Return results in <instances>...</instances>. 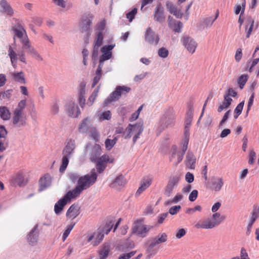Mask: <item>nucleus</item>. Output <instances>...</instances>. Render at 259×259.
I'll list each match as a JSON object with an SVG mask.
<instances>
[{
    "label": "nucleus",
    "mask_w": 259,
    "mask_h": 259,
    "mask_svg": "<svg viewBox=\"0 0 259 259\" xmlns=\"http://www.w3.org/2000/svg\"><path fill=\"white\" fill-rule=\"evenodd\" d=\"M114 47L115 45H108L101 48V52L102 55L100 57L99 65L103 66L104 61L111 58L112 54L111 51Z\"/></svg>",
    "instance_id": "obj_16"
},
{
    "label": "nucleus",
    "mask_w": 259,
    "mask_h": 259,
    "mask_svg": "<svg viewBox=\"0 0 259 259\" xmlns=\"http://www.w3.org/2000/svg\"><path fill=\"white\" fill-rule=\"evenodd\" d=\"M106 25V22L105 19L102 20L96 27V32H101L102 34H103L105 27Z\"/></svg>",
    "instance_id": "obj_49"
},
{
    "label": "nucleus",
    "mask_w": 259,
    "mask_h": 259,
    "mask_svg": "<svg viewBox=\"0 0 259 259\" xmlns=\"http://www.w3.org/2000/svg\"><path fill=\"white\" fill-rule=\"evenodd\" d=\"M131 90V88L126 86H117L115 91L112 92L110 96L105 100L104 103V106H107L112 102L117 101L121 96L126 95Z\"/></svg>",
    "instance_id": "obj_5"
},
{
    "label": "nucleus",
    "mask_w": 259,
    "mask_h": 259,
    "mask_svg": "<svg viewBox=\"0 0 259 259\" xmlns=\"http://www.w3.org/2000/svg\"><path fill=\"white\" fill-rule=\"evenodd\" d=\"M135 253L136 251H132L129 253L122 254L118 257V259H130L132 256H134Z\"/></svg>",
    "instance_id": "obj_63"
},
{
    "label": "nucleus",
    "mask_w": 259,
    "mask_h": 259,
    "mask_svg": "<svg viewBox=\"0 0 259 259\" xmlns=\"http://www.w3.org/2000/svg\"><path fill=\"white\" fill-rule=\"evenodd\" d=\"M224 185V180L222 177L213 176L210 177L207 181V187L212 191L219 192Z\"/></svg>",
    "instance_id": "obj_8"
},
{
    "label": "nucleus",
    "mask_w": 259,
    "mask_h": 259,
    "mask_svg": "<svg viewBox=\"0 0 259 259\" xmlns=\"http://www.w3.org/2000/svg\"><path fill=\"white\" fill-rule=\"evenodd\" d=\"M12 75L15 81L21 83H25L24 74L22 71L12 73Z\"/></svg>",
    "instance_id": "obj_39"
},
{
    "label": "nucleus",
    "mask_w": 259,
    "mask_h": 259,
    "mask_svg": "<svg viewBox=\"0 0 259 259\" xmlns=\"http://www.w3.org/2000/svg\"><path fill=\"white\" fill-rule=\"evenodd\" d=\"M70 158V157L63 155L62 158V163L59 168V171L60 172H63L65 170L69 163V160Z\"/></svg>",
    "instance_id": "obj_45"
},
{
    "label": "nucleus",
    "mask_w": 259,
    "mask_h": 259,
    "mask_svg": "<svg viewBox=\"0 0 259 259\" xmlns=\"http://www.w3.org/2000/svg\"><path fill=\"white\" fill-rule=\"evenodd\" d=\"M79 213V207L77 205L73 204L70 206L67 211L66 216L67 217L73 220L76 218Z\"/></svg>",
    "instance_id": "obj_29"
},
{
    "label": "nucleus",
    "mask_w": 259,
    "mask_h": 259,
    "mask_svg": "<svg viewBox=\"0 0 259 259\" xmlns=\"http://www.w3.org/2000/svg\"><path fill=\"white\" fill-rule=\"evenodd\" d=\"M166 7L169 12L173 14L177 10V9L169 2L167 1L166 3Z\"/></svg>",
    "instance_id": "obj_57"
},
{
    "label": "nucleus",
    "mask_w": 259,
    "mask_h": 259,
    "mask_svg": "<svg viewBox=\"0 0 259 259\" xmlns=\"http://www.w3.org/2000/svg\"><path fill=\"white\" fill-rule=\"evenodd\" d=\"M94 17V15L91 13H85L82 16L79 24L82 31H89Z\"/></svg>",
    "instance_id": "obj_17"
},
{
    "label": "nucleus",
    "mask_w": 259,
    "mask_h": 259,
    "mask_svg": "<svg viewBox=\"0 0 259 259\" xmlns=\"http://www.w3.org/2000/svg\"><path fill=\"white\" fill-rule=\"evenodd\" d=\"M90 135L95 142H97L99 139V135L97 130L95 127H92L89 130Z\"/></svg>",
    "instance_id": "obj_47"
},
{
    "label": "nucleus",
    "mask_w": 259,
    "mask_h": 259,
    "mask_svg": "<svg viewBox=\"0 0 259 259\" xmlns=\"http://www.w3.org/2000/svg\"><path fill=\"white\" fill-rule=\"evenodd\" d=\"M255 158H256L255 152L253 150L250 151L249 152V154L248 163L249 164H253Z\"/></svg>",
    "instance_id": "obj_58"
},
{
    "label": "nucleus",
    "mask_w": 259,
    "mask_h": 259,
    "mask_svg": "<svg viewBox=\"0 0 259 259\" xmlns=\"http://www.w3.org/2000/svg\"><path fill=\"white\" fill-rule=\"evenodd\" d=\"M11 113L9 108L6 106L0 107V117L4 120H8L11 118Z\"/></svg>",
    "instance_id": "obj_38"
},
{
    "label": "nucleus",
    "mask_w": 259,
    "mask_h": 259,
    "mask_svg": "<svg viewBox=\"0 0 259 259\" xmlns=\"http://www.w3.org/2000/svg\"><path fill=\"white\" fill-rule=\"evenodd\" d=\"M91 123V120L89 117H87L82 120L80 123L78 130L80 133H86L90 128V125Z\"/></svg>",
    "instance_id": "obj_36"
},
{
    "label": "nucleus",
    "mask_w": 259,
    "mask_h": 259,
    "mask_svg": "<svg viewBox=\"0 0 259 259\" xmlns=\"http://www.w3.org/2000/svg\"><path fill=\"white\" fill-rule=\"evenodd\" d=\"M239 259H250L246 250L244 247L240 249Z\"/></svg>",
    "instance_id": "obj_56"
},
{
    "label": "nucleus",
    "mask_w": 259,
    "mask_h": 259,
    "mask_svg": "<svg viewBox=\"0 0 259 259\" xmlns=\"http://www.w3.org/2000/svg\"><path fill=\"white\" fill-rule=\"evenodd\" d=\"M137 13V9L135 8L131 12L127 13L126 15V18L128 19L130 22H132L135 18Z\"/></svg>",
    "instance_id": "obj_53"
},
{
    "label": "nucleus",
    "mask_w": 259,
    "mask_h": 259,
    "mask_svg": "<svg viewBox=\"0 0 259 259\" xmlns=\"http://www.w3.org/2000/svg\"><path fill=\"white\" fill-rule=\"evenodd\" d=\"M152 181V178L151 177L144 178L141 182L140 187L136 192V195H140L143 191L146 190L151 185Z\"/></svg>",
    "instance_id": "obj_28"
},
{
    "label": "nucleus",
    "mask_w": 259,
    "mask_h": 259,
    "mask_svg": "<svg viewBox=\"0 0 259 259\" xmlns=\"http://www.w3.org/2000/svg\"><path fill=\"white\" fill-rule=\"evenodd\" d=\"M117 141V138L116 137H115L112 140H111L109 139H107L105 142V145L106 148L108 150H111L113 147V146L115 145Z\"/></svg>",
    "instance_id": "obj_46"
},
{
    "label": "nucleus",
    "mask_w": 259,
    "mask_h": 259,
    "mask_svg": "<svg viewBox=\"0 0 259 259\" xmlns=\"http://www.w3.org/2000/svg\"><path fill=\"white\" fill-rule=\"evenodd\" d=\"M154 20L156 22L163 23L165 20L164 8L160 4L156 5L153 12Z\"/></svg>",
    "instance_id": "obj_19"
},
{
    "label": "nucleus",
    "mask_w": 259,
    "mask_h": 259,
    "mask_svg": "<svg viewBox=\"0 0 259 259\" xmlns=\"http://www.w3.org/2000/svg\"><path fill=\"white\" fill-rule=\"evenodd\" d=\"M52 183V178L51 176L48 174H45L41 177L39 181V191L41 192L45 189L49 187Z\"/></svg>",
    "instance_id": "obj_25"
},
{
    "label": "nucleus",
    "mask_w": 259,
    "mask_h": 259,
    "mask_svg": "<svg viewBox=\"0 0 259 259\" xmlns=\"http://www.w3.org/2000/svg\"><path fill=\"white\" fill-rule=\"evenodd\" d=\"M96 36L94 40L93 50L92 52V57L94 61L96 60L98 56V51L99 48L103 43V34L101 32H96Z\"/></svg>",
    "instance_id": "obj_18"
},
{
    "label": "nucleus",
    "mask_w": 259,
    "mask_h": 259,
    "mask_svg": "<svg viewBox=\"0 0 259 259\" xmlns=\"http://www.w3.org/2000/svg\"><path fill=\"white\" fill-rule=\"evenodd\" d=\"M126 181L122 175L117 176L110 184V187L116 190H121L126 184Z\"/></svg>",
    "instance_id": "obj_22"
},
{
    "label": "nucleus",
    "mask_w": 259,
    "mask_h": 259,
    "mask_svg": "<svg viewBox=\"0 0 259 259\" xmlns=\"http://www.w3.org/2000/svg\"><path fill=\"white\" fill-rule=\"evenodd\" d=\"M242 56V49L241 48H238L237 49L235 55V59L236 62H239Z\"/></svg>",
    "instance_id": "obj_62"
},
{
    "label": "nucleus",
    "mask_w": 259,
    "mask_h": 259,
    "mask_svg": "<svg viewBox=\"0 0 259 259\" xmlns=\"http://www.w3.org/2000/svg\"><path fill=\"white\" fill-rule=\"evenodd\" d=\"M26 106V100H22L13 110L11 121L14 127H21L26 125V114L24 112Z\"/></svg>",
    "instance_id": "obj_3"
},
{
    "label": "nucleus",
    "mask_w": 259,
    "mask_h": 259,
    "mask_svg": "<svg viewBox=\"0 0 259 259\" xmlns=\"http://www.w3.org/2000/svg\"><path fill=\"white\" fill-rule=\"evenodd\" d=\"M143 130L144 124L142 121L138 122L134 124H129L124 130L122 137L127 139L133 136V142L135 143L140 138Z\"/></svg>",
    "instance_id": "obj_4"
},
{
    "label": "nucleus",
    "mask_w": 259,
    "mask_h": 259,
    "mask_svg": "<svg viewBox=\"0 0 259 259\" xmlns=\"http://www.w3.org/2000/svg\"><path fill=\"white\" fill-rule=\"evenodd\" d=\"M259 218V205L254 204L253 206L252 211L251 213L250 220L252 222H255V220Z\"/></svg>",
    "instance_id": "obj_41"
},
{
    "label": "nucleus",
    "mask_w": 259,
    "mask_h": 259,
    "mask_svg": "<svg viewBox=\"0 0 259 259\" xmlns=\"http://www.w3.org/2000/svg\"><path fill=\"white\" fill-rule=\"evenodd\" d=\"M102 66L98 65L96 71V76L94 77L92 87L94 88L99 81L102 76Z\"/></svg>",
    "instance_id": "obj_40"
},
{
    "label": "nucleus",
    "mask_w": 259,
    "mask_h": 259,
    "mask_svg": "<svg viewBox=\"0 0 259 259\" xmlns=\"http://www.w3.org/2000/svg\"><path fill=\"white\" fill-rule=\"evenodd\" d=\"M24 42V47H23L24 49L27 50V53L30 54L33 58L38 61H42L43 59L39 53L32 47L30 42V41H28L26 39Z\"/></svg>",
    "instance_id": "obj_21"
},
{
    "label": "nucleus",
    "mask_w": 259,
    "mask_h": 259,
    "mask_svg": "<svg viewBox=\"0 0 259 259\" xmlns=\"http://www.w3.org/2000/svg\"><path fill=\"white\" fill-rule=\"evenodd\" d=\"M113 225L114 222L112 221H111L108 223H107L103 229L104 233H105L106 234H108L111 231V229L113 228Z\"/></svg>",
    "instance_id": "obj_55"
},
{
    "label": "nucleus",
    "mask_w": 259,
    "mask_h": 259,
    "mask_svg": "<svg viewBox=\"0 0 259 259\" xmlns=\"http://www.w3.org/2000/svg\"><path fill=\"white\" fill-rule=\"evenodd\" d=\"M180 180V176L178 175L171 176L164 189V194L169 197L172 193L174 188L177 187Z\"/></svg>",
    "instance_id": "obj_14"
},
{
    "label": "nucleus",
    "mask_w": 259,
    "mask_h": 259,
    "mask_svg": "<svg viewBox=\"0 0 259 259\" xmlns=\"http://www.w3.org/2000/svg\"><path fill=\"white\" fill-rule=\"evenodd\" d=\"M150 229V227L143 224L142 220H137L133 224L132 233H136L141 237H144Z\"/></svg>",
    "instance_id": "obj_13"
},
{
    "label": "nucleus",
    "mask_w": 259,
    "mask_h": 259,
    "mask_svg": "<svg viewBox=\"0 0 259 259\" xmlns=\"http://www.w3.org/2000/svg\"><path fill=\"white\" fill-rule=\"evenodd\" d=\"M8 56L10 57L12 66L16 68L17 66L16 62L18 59L24 63H26L25 56L23 51L17 54L10 46L8 50Z\"/></svg>",
    "instance_id": "obj_15"
},
{
    "label": "nucleus",
    "mask_w": 259,
    "mask_h": 259,
    "mask_svg": "<svg viewBox=\"0 0 259 259\" xmlns=\"http://www.w3.org/2000/svg\"><path fill=\"white\" fill-rule=\"evenodd\" d=\"M95 235V240L92 242V244L93 246H97L100 244L102 241L104 237V234L102 232H94Z\"/></svg>",
    "instance_id": "obj_43"
},
{
    "label": "nucleus",
    "mask_w": 259,
    "mask_h": 259,
    "mask_svg": "<svg viewBox=\"0 0 259 259\" xmlns=\"http://www.w3.org/2000/svg\"><path fill=\"white\" fill-rule=\"evenodd\" d=\"M180 205H175L170 207L169 209V213L171 215H175L181 209Z\"/></svg>",
    "instance_id": "obj_60"
},
{
    "label": "nucleus",
    "mask_w": 259,
    "mask_h": 259,
    "mask_svg": "<svg viewBox=\"0 0 259 259\" xmlns=\"http://www.w3.org/2000/svg\"><path fill=\"white\" fill-rule=\"evenodd\" d=\"M168 50L164 47L160 48L158 51V56L162 58H166L168 55Z\"/></svg>",
    "instance_id": "obj_51"
},
{
    "label": "nucleus",
    "mask_w": 259,
    "mask_h": 259,
    "mask_svg": "<svg viewBox=\"0 0 259 259\" xmlns=\"http://www.w3.org/2000/svg\"><path fill=\"white\" fill-rule=\"evenodd\" d=\"M198 196V191L196 190H193L189 195V199L190 201H194Z\"/></svg>",
    "instance_id": "obj_64"
},
{
    "label": "nucleus",
    "mask_w": 259,
    "mask_h": 259,
    "mask_svg": "<svg viewBox=\"0 0 259 259\" xmlns=\"http://www.w3.org/2000/svg\"><path fill=\"white\" fill-rule=\"evenodd\" d=\"M68 177L72 182H75L76 181H78L80 177L76 172H70L68 174Z\"/></svg>",
    "instance_id": "obj_59"
},
{
    "label": "nucleus",
    "mask_w": 259,
    "mask_h": 259,
    "mask_svg": "<svg viewBox=\"0 0 259 259\" xmlns=\"http://www.w3.org/2000/svg\"><path fill=\"white\" fill-rule=\"evenodd\" d=\"M189 141V137H184L182 141L183 146L182 150L180 151H178L176 147L172 148V152L169 156V159L170 160H174V159L175 157V155H177V159L175 160V163L176 164H179L183 160L184 155L185 154L188 148Z\"/></svg>",
    "instance_id": "obj_7"
},
{
    "label": "nucleus",
    "mask_w": 259,
    "mask_h": 259,
    "mask_svg": "<svg viewBox=\"0 0 259 259\" xmlns=\"http://www.w3.org/2000/svg\"><path fill=\"white\" fill-rule=\"evenodd\" d=\"M247 79L248 76L247 75H242L240 76L238 80V83L241 89H243Z\"/></svg>",
    "instance_id": "obj_52"
},
{
    "label": "nucleus",
    "mask_w": 259,
    "mask_h": 259,
    "mask_svg": "<svg viewBox=\"0 0 259 259\" xmlns=\"http://www.w3.org/2000/svg\"><path fill=\"white\" fill-rule=\"evenodd\" d=\"M53 3L56 6L62 8L66 7V2L64 0H52Z\"/></svg>",
    "instance_id": "obj_61"
},
{
    "label": "nucleus",
    "mask_w": 259,
    "mask_h": 259,
    "mask_svg": "<svg viewBox=\"0 0 259 259\" xmlns=\"http://www.w3.org/2000/svg\"><path fill=\"white\" fill-rule=\"evenodd\" d=\"M75 148V145L74 141L72 140H69L62 151L63 155L71 157Z\"/></svg>",
    "instance_id": "obj_27"
},
{
    "label": "nucleus",
    "mask_w": 259,
    "mask_h": 259,
    "mask_svg": "<svg viewBox=\"0 0 259 259\" xmlns=\"http://www.w3.org/2000/svg\"><path fill=\"white\" fill-rule=\"evenodd\" d=\"M75 198L68 191L63 198L58 200L54 206V211L57 215L60 214L67 203L72 199Z\"/></svg>",
    "instance_id": "obj_12"
},
{
    "label": "nucleus",
    "mask_w": 259,
    "mask_h": 259,
    "mask_svg": "<svg viewBox=\"0 0 259 259\" xmlns=\"http://www.w3.org/2000/svg\"><path fill=\"white\" fill-rule=\"evenodd\" d=\"M221 221L213 220L210 218L201 220L194 224V226L198 229H211L218 226Z\"/></svg>",
    "instance_id": "obj_9"
},
{
    "label": "nucleus",
    "mask_w": 259,
    "mask_h": 259,
    "mask_svg": "<svg viewBox=\"0 0 259 259\" xmlns=\"http://www.w3.org/2000/svg\"><path fill=\"white\" fill-rule=\"evenodd\" d=\"M245 32L246 37L249 38L252 31L254 26V20L251 18H248L246 21Z\"/></svg>",
    "instance_id": "obj_37"
},
{
    "label": "nucleus",
    "mask_w": 259,
    "mask_h": 259,
    "mask_svg": "<svg viewBox=\"0 0 259 259\" xmlns=\"http://www.w3.org/2000/svg\"><path fill=\"white\" fill-rule=\"evenodd\" d=\"M67 110L69 116L72 117H76L80 114L79 109L74 102L70 101L68 103Z\"/></svg>",
    "instance_id": "obj_23"
},
{
    "label": "nucleus",
    "mask_w": 259,
    "mask_h": 259,
    "mask_svg": "<svg viewBox=\"0 0 259 259\" xmlns=\"http://www.w3.org/2000/svg\"><path fill=\"white\" fill-rule=\"evenodd\" d=\"M167 240V235L165 233L159 234L151 240V243L156 246L160 243H164Z\"/></svg>",
    "instance_id": "obj_31"
},
{
    "label": "nucleus",
    "mask_w": 259,
    "mask_h": 259,
    "mask_svg": "<svg viewBox=\"0 0 259 259\" xmlns=\"http://www.w3.org/2000/svg\"><path fill=\"white\" fill-rule=\"evenodd\" d=\"M13 30L15 33L14 37L16 36L20 39L23 45V47H24V42H25L26 39H27L28 41H29L24 25H22L20 21H17L16 24L13 27Z\"/></svg>",
    "instance_id": "obj_11"
},
{
    "label": "nucleus",
    "mask_w": 259,
    "mask_h": 259,
    "mask_svg": "<svg viewBox=\"0 0 259 259\" xmlns=\"http://www.w3.org/2000/svg\"><path fill=\"white\" fill-rule=\"evenodd\" d=\"M37 228L38 225H36L28 235L27 240L31 245L35 244L37 241L38 237V233L37 232Z\"/></svg>",
    "instance_id": "obj_30"
},
{
    "label": "nucleus",
    "mask_w": 259,
    "mask_h": 259,
    "mask_svg": "<svg viewBox=\"0 0 259 259\" xmlns=\"http://www.w3.org/2000/svg\"><path fill=\"white\" fill-rule=\"evenodd\" d=\"M175 122V117L172 108L168 109L159 120V128L163 130L167 127L172 126Z\"/></svg>",
    "instance_id": "obj_6"
},
{
    "label": "nucleus",
    "mask_w": 259,
    "mask_h": 259,
    "mask_svg": "<svg viewBox=\"0 0 259 259\" xmlns=\"http://www.w3.org/2000/svg\"><path fill=\"white\" fill-rule=\"evenodd\" d=\"M74 225H75V224H70L66 227V229L64 231L63 235H62V239H63V241H64L66 240V239L67 238V237L68 236L70 232L73 228Z\"/></svg>",
    "instance_id": "obj_48"
},
{
    "label": "nucleus",
    "mask_w": 259,
    "mask_h": 259,
    "mask_svg": "<svg viewBox=\"0 0 259 259\" xmlns=\"http://www.w3.org/2000/svg\"><path fill=\"white\" fill-rule=\"evenodd\" d=\"M111 117V112L109 110L105 111L99 115V120L103 121L104 120H109Z\"/></svg>",
    "instance_id": "obj_50"
},
{
    "label": "nucleus",
    "mask_w": 259,
    "mask_h": 259,
    "mask_svg": "<svg viewBox=\"0 0 259 259\" xmlns=\"http://www.w3.org/2000/svg\"><path fill=\"white\" fill-rule=\"evenodd\" d=\"M196 158L193 153L188 151L186 157V165L191 169L195 168V164L196 162Z\"/></svg>",
    "instance_id": "obj_35"
},
{
    "label": "nucleus",
    "mask_w": 259,
    "mask_h": 259,
    "mask_svg": "<svg viewBox=\"0 0 259 259\" xmlns=\"http://www.w3.org/2000/svg\"><path fill=\"white\" fill-rule=\"evenodd\" d=\"M110 251V245L108 243L103 244L98 251L99 259H106L109 254Z\"/></svg>",
    "instance_id": "obj_32"
},
{
    "label": "nucleus",
    "mask_w": 259,
    "mask_h": 259,
    "mask_svg": "<svg viewBox=\"0 0 259 259\" xmlns=\"http://www.w3.org/2000/svg\"><path fill=\"white\" fill-rule=\"evenodd\" d=\"M218 16L219 11L218 10L214 17H208L203 18L201 21L203 27L206 28H210L212 25L215 20L218 18Z\"/></svg>",
    "instance_id": "obj_33"
},
{
    "label": "nucleus",
    "mask_w": 259,
    "mask_h": 259,
    "mask_svg": "<svg viewBox=\"0 0 259 259\" xmlns=\"http://www.w3.org/2000/svg\"><path fill=\"white\" fill-rule=\"evenodd\" d=\"M252 59H249L246 63V70L250 73L257 70L259 65V47H257L252 55Z\"/></svg>",
    "instance_id": "obj_10"
},
{
    "label": "nucleus",
    "mask_w": 259,
    "mask_h": 259,
    "mask_svg": "<svg viewBox=\"0 0 259 259\" xmlns=\"http://www.w3.org/2000/svg\"><path fill=\"white\" fill-rule=\"evenodd\" d=\"M99 88L100 85L98 86L97 88L94 90V91L93 92L92 94L88 99V100L87 103L88 106H91L94 103L95 99L98 96Z\"/></svg>",
    "instance_id": "obj_42"
},
{
    "label": "nucleus",
    "mask_w": 259,
    "mask_h": 259,
    "mask_svg": "<svg viewBox=\"0 0 259 259\" xmlns=\"http://www.w3.org/2000/svg\"><path fill=\"white\" fill-rule=\"evenodd\" d=\"M27 183L26 180L24 178L23 174L22 172H18L14 175L12 179V183L13 185L23 186L26 185Z\"/></svg>",
    "instance_id": "obj_26"
},
{
    "label": "nucleus",
    "mask_w": 259,
    "mask_h": 259,
    "mask_svg": "<svg viewBox=\"0 0 259 259\" xmlns=\"http://www.w3.org/2000/svg\"><path fill=\"white\" fill-rule=\"evenodd\" d=\"M59 111V106L58 102L56 101L53 104L51 108V112L52 114L55 115L58 113Z\"/></svg>",
    "instance_id": "obj_54"
},
{
    "label": "nucleus",
    "mask_w": 259,
    "mask_h": 259,
    "mask_svg": "<svg viewBox=\"0 0 259 259\" xmlns=\"http://www.w3.org/2000/svg\"><path fill=\"white\" fill-rule=\"evenodd\" d=\"M145 40L151 45H157L159 38L150 27H148L145 32Z\"/></svg>",
    "instance_id": "obj_20"
},
{
    "label": "nucleus",
    "mask_w": 259,
    "mask_h": 259,
    "mask_svg": "<svg viewBox=\"0 0 259 259\" xmlns=\"http://www.w3.org/2000/svg\"><path fill=\"white\" fill-rule=\"evenodd\" d=\"M0 6L4 13L10 16L13 15L14 10L6 0H0Z\"/></svg>",
    "instance_id": "obj_34"
},
{
    "label": "nucleus",
    "mask_w": 259,
    "mask_h": 259,
    "mask_svg": "<svg viewBox=\"0 0 259 259\" xmlns=\"http://www.w3.org/2000/svg\"><path fill=\"white\" fill-rule=\"evenodd\" d=\"M183 44L187 51L191 54H193L195 52L197 46L196 42L194 39L189 37L184 38Z\"/></svg>",
    "instance_id": "obj_24"
},
{
    "label": "nucleus",
    "mask_w": 259,
    "mask_h": 259,
    "mask_svg": "<svg viewBox=\"0 0 259 259\" xmlns=\"http://www.w3.org/2000/svg\"><path fill=\"white\" fill-rule=\"evenodd\" d=\"M97 177L98 175L95 171L80 177L77 181V185L69 192L75 198L79 197L83 191L90 188L96 182Z\"/></svg>",
    "instance_id": "obj_2"
},
{
    "label": "nucleus",
    "mask_w": 259,
    "mask_h": 259,
    "mask_svg": "<svg viewBox=\"0 0 259 259\" xmlns=\"http://www.w3.org/2000/svg\"><path fill=\"white\" fill-rule=\"evenodd\" d=\"M86 151H89L90 160L96 163V168L99 174L104 170L108 162L112 163L113 161V159L110 160L107 154H104L100 156L102 153V148L99 144H96L93 146H91L90 144H88L86 146Z\"/></svg>",
    "instance_id": "obj_1"
},
{
    "label": "nucleus",
    "mask_w": 259,
    "mask_h": 259,
    "mask_svg": "<svg viewBox=\"0 0 259 259\" xmlns=\"http://www.w3.org/2000/svg\"><path fill=\"white\" fill-rule=\"evenodd\" d=\"M155 246L150 242L146 249V253L149 258L154 256L158 251V249L155 248Z\"/></svg>",
    "instance_id": "obj_44"
}]
</instances>
